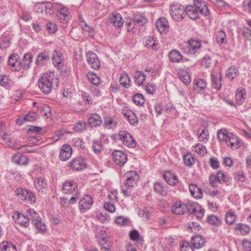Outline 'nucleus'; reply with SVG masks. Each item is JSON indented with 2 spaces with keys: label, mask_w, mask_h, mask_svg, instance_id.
<instances>
[{
  "label": "nucleus",
  "mask_w": 251,
  "mask_h": 251,
  "mask_svg": "<svg viewBox=\"0 0 251 251\" xmlns=\"http://www.w3.org/2000/svg\"><path fill=\"white\" fill-rule=\"evenodd\" d=\"M222 75L219 71L211 74V82L212 86L217 90H220L222 85Z\"/></svg>",
  "instance_id": "nucleus-15"
},
{
  "label": "nucleus",
  "mask_w": 251,
  "mask_h": 251,
  "mask_svg": "<svg viewBox=\"0 0 251 251\" xmlns=\"http://www.w3.org/2000/svg\"><path fill=\"white\" fill-rule=\"evenodd\" d=\"M172 212L175 214L182 215L185 212L184 203L180 201L174 203L171 208Z\"/></svg>",
  "instance_id": "nucleus-24"
},
{
  "label": "nucleus",
  "mask_w": 251,
  "mask_h": 251,
  "mask_svg": "<svg viewBox=\"0 0 251 251\" xmlns=\"http://www.w3.org/2000/svg\"><path fill=\"white\" fill-rule=\"evenodd\" d=\"M185 12L193 20L197 19L200 14L205 16L209 14V11L205 2L199 0H194L193 5L187 6L185 9Z\"/></svg>",
  "instance_id": "nucleus-1"
},
{
  "label": "nucleus",
  "mask_w": 251,
  "mask_h": 251,
  "mask_svg": "<svg viewBox=\"0 0 251 251\" xmlns=\"http://www.w3.org/2000/svg\"><path fill=\"white\" fill-rule=\"evenodd\" d=\"M236 216L231 210H229L226 215V222L229 225H232L235 221Z\"/></svg>",
  "instance_id": "nucleus-51"
},
{
  "label": "nucleus",
  "mask_w": 251,
  "mask_h": 251,
  "mask_svg": "<svg viewBox=\"0 0 251 251\" xmlns=\"http://www.w3.org/2000/svg\"><path fill=\"white\" fill-rule=\"evenodd\" d=\"M105 209L110 213H113L115 211V207L112 202H105L104 203Z\"/></svg>",
  "instance_id": "nucleus-63"
},
{
  "label": "nucleus",
  "mask_w": 251,
  "mask_h": 251,
  "mask_svg": "<svg viewBox=\"0 0 251 251\" xmlns=\"http://www.w3.org/2000/svg\"><path fill=\"white\" fill-rule=\"evenodd\" d=\"M170 13L174 20L179 21L183 18L185 9L179 3H174L170 7Z\"/></svg>",
  "instance_id": "nucleus-5"
},
{
  "label": "nucleus",
  "mask_w": 251,
  "mask_h": 251,
  "mask_svg": "<svg viewBox=\"0 0 251 251\" xmlns=\"http://www.w3.org/2000/svg\"><path fill=\"white\" fill-rule=\"evenodd\" d=\"M38 232L41 233H44L47 232V228L46 225L43 223L41 219L33 223Z\"/></svg>",
  "instance_id": "nucleus-49"
},
{
  "label": "nucleus",
  "mask_w": 251,
  "mask_h": 251,
  "mask_svg": "<svg viewBox=\"0 0 251 251\" xmlns=\"http://www.w3.org/2000/svg\"><path fill=\"white\" fill-rule=\"evenodd\" d=\"M183 160L185 164L188 166H191L195 162V158L191 153H187L183 156Z\"/></svg>",
  "instance_id": "nucleus-54"
},
{
  "label": "nucleus",
  "mask_w": 251,
  "mask_h": 251,
  "mask_svg": "<svg viewBox=\"0 0 251 251\" xmlns=\"http://www.w3.org/2000/svg\"><path fill=\"white\" fill-rule=\"evenodd\" d=\"M163 177L166 182L170 185L175 186L178 182L177 176L171 172H166L163 175Z\"/></svg>",
  "instance_id": "nucleus-25"
},
{
  "label": "nucleus",
  "mask_w": 251,
  "mask_h": 251,
  "mask_svg": "<svg viewBox=\"0 0 251 251\" xmlns=\"http://www.w3.org/2000/svg\"><path fill=\"white\" fill-rule=\"evenodd\" d=\"M215 4L217 7L225 8V9L226 10L230 9L231 8V6L223 0H216L215 2Z\"/></svg>",
  "instance_id": "nucleus-61"
},
{
  "label": "nucleus",
  "mask_w": 251,
  "mask_h": 251,
  "mask_svg": "<svg viewBox=\"0 0 251 251\" xmlns=\"http://www.w3.org/2000/svg\"><path fill=\"white\" fill-rule=\"evenodd\" d=\"M93 201L89 196H86L79 202L78 208L81 213H84L91 208Z\"/></svg>",
  "instance_id": "nucleus-9"
},
{
  "label": "nucleus",
  "mask_w": 251,
  "mask_h": 251,
  "mask_svg": "<svg viewBox=\"0 0 251 251\" xmlns=\"http://www.w3.org/2000/svg\"><path fill=\"white\" fill-rule=\"evenodd\" d=\"M144 45L148 48L156 50L159 48L158 44L156 38L151 36L146 37L144 39Z\"/></svg>",
  "instance_id": "nucleus-23"
},
{
  "label": "nucleus",
  "mask_w": 251,
  "mask_h": 251,
  "mask_svg": "<svg viewBox=\"0 0 251 251\" xmlns=\"http://www.w3.org/2000/svg\"><path fill=\"white\" fill-rule=\"evenodd\" d=\"M96 217L100 221L104 224L108 223L111 220L110 216L106 213L103 214L101 212L98 213Z\"/></svg>",
  "instance_id": "nucleus-55"
},
{
  "label": "nucleus",
  "mask_w": 251,
  "mask_h": 251,
  "mask_svg": "<svg viewBox=\"0 0 251 251\" xmlns=\"http://www.w3.org/2000/svg\"><path fill=\"white\" fill-rule=\"evenodd\" d=\"M72 153V150L71 146L68 144H65L62 146L60 152V158L62 161H66L70 158Z\"/></svg>",
  "instance_id": "nucleus-19"
},
{
  "label": "nucleus",
  "mask_w": 251,
  "mask_h": 251,
  "mask_svg": "<svg viewBox=\"0 0 251 251\" xmlns=\"http://www.w3.org/2000/svg\"><path fill=\"white\" fill-rule=\"evenodd\" d=\"M156 27L160 33H166L169 28L168 21L165 18L159 19L156 22Z\"/></svg>",
  "instance_id": "nucleus-17"
},
{
  "label": "nucleus",
  "mask_w": 251,
  "mask_h": 251,
  "mask_svg": "<svg viewBox=\"0 0 251 251\" xmlns=\"http://www.w3.org/2000/svg\"><path fill=\"white\" fill-rule=\"evenodd\" d=\"M112 157L115 163L119 166L124 165L127 159L126 154L121 151H113Z\"/></svg>",
  "instance_id": "nucleus-12"
},
{
  "label": "nucleus",
  "mask_w": 251,
  "mask_h": 251,
  "mask_svg": "<svg viewBox=\"0 0 251 251\" xmlns=\"http://www.w3.org/2000/svg\"><path fill=\"white\" fill-rule=\"evenodd\" d=\"M242 7L244 11L251 13V0H244Z\"/></svg>",
  "instance_id": "nucleus-64"
},
{
  "label": "nucleus",
  "mask_w": 251,
  "mask_h": 251,
  "mask_svg": "<svg viewBox=\"0 0 251 251\" xmlns=\"http://www.w3.org/2000/svg\"><path fill=\"white\" fill-rule=\"evenodd\" d=\"M194 88L196 91L200 92L201 90L205 89L206 87V82L201 79H196L194 81Z\"/></svg>",
  "instance_id": "nucleus-44"
},
{
  "label": "nucleus",
  "mask_w": 251,
  "mask_h": 251,
  "mask_svg": "<svg viewBox=\"0 0 251 251\" xmlns=\"http://www.w3.org/2000/svg\"><path fill=\"white\" fill-rule=\"evenodd\" d=\"M132 100L137 105H142L145 102L143 96L141 94H136L132 97Z\"/></svg>",
  "instance_id": "nucleus-53"
},
{
  "label": "nucleus",
  "mask_w": 251,
  "mask_h": 251,
  "mask_svg": "<svg viewBox=\"0 0 251 251\" xmlns=\"http://www.w3.org/2000/svg\"><path fill=\"white\" fill-rule=\"evenodd\" d=\"M15 192L20 199L25 200L26 198V197L28 196V194L29 192L22 188H18L16 190Z\"/></svg>",
  "instance_id": "nucleus-59"
},
{
  "label": "nucleus",
  "mask_w": 251,
  "mask_h": 251,
  "mask_svg": "<svg viewBox=\"0 0 251 251\" xmlns=\"http://www.w3.org/2000/svg\"><path fill=\"white\" fill-rule=\"evenodd\" d=\"M238 74V69L237 67L231 66L226 70V76L229 79L232 80L237 76Z\"/></svg>",
  "instance_id": "nucleus-42"
},
{
  "label": "nucleus",
  "mask_w": 251,
  "mask_h": 251,
  "mask_svg": "<svg viewBox=\"0 0 251 251\" xmlns=\"http://www.w3.org/2000/svg\"><path fill=\"white\" fill-rule=\"evenodd\" d=\"M52 63L58 69H61L64 65V59L62 53L59 51L54 50L52 56Z\"/></svg>",
  "instance_id": "nucleus-14"
},
{
  "label": "nucleus",
  "mask_w": 251,
  "mask_h": 251,
  "mask_svg": "<svg viewBox=\"0 0 251 251\" xmlns=\"http://www.w3.org/2000/svg\"><path fill=\"white\" fill-rule=\"evenodd\" d=\"M230 133H228L226 129H221L217 131V137L221 142L226 143L228 135Z\"/></svg>",
  "instance_id": "nucleus-41"
},
{
  "label": "nucleus",
  "mask_w": 251,
  "mask_h": 251,
  "mask_svg": "<svg viewBox=\"0 0 251 251\" xmlns=\"http://www.w3.org/2000/svg\"><path fill=\"white\" fill-rule=\"evenodd\" d=\"M110 22L115 27H120L124 25V20L121 15L116 12L111 14L109 18Z\"/></svg>",
  "instance_id": "nucleus-21"
},
{
  "label": "nucleus",
  "mask_w": 251,
  "mask_h": 251,
  "mask_svg": "<svg viewBox=\"0 0 251 251\" xmlns=\"http://www.w3.org/2000/svg\"><path fill=\"white\" fill-rule=\"evenodd\" d=\"M52 8L50 2H37L34 6V10L38 13H43L45 11L46 14H50L52 12Z\"/></svg>",
  "instance_id": "nucleus-8"
},
{
  "label": "nucleus",
  "mask_w": 251,
  "mask_h": 251,
  "mask_svg": "<svg viewBox=\"0 0 251 251\" xmlns=\"http://www.w3.org/2000/svg\"><path fill=\"white\" fill-rule=\"evenodd\" d=\"M154 211V209L151 207H144L139 209L138 215L143 221H147Z\"/></svg>",
  "instance_id": "nucleus-22"
},
{
  "label": "nucleus",
  "mask_w": 251,
  "mask_h": 251,
  "mask_svg": "<svg viewBox=\"0 0 251 251\" xmlns=\"http://www.w3.org/2000/svg\"><path fill=\"white\" fill-rule=\"evenodd\" d=\"M226 143L232 150H236L240 147L242 144L241 140L232 133L229 134Z\"/></svg>",
  "instance_id": "nucleus-10"
},
{
  "label": "nucleus",
  "mask_w": 251,
  "mask_h": 251,
  "mask_svg": "<svg viewBox=\"0 0 251 251\" xmlns=\"http://www.w3.org/2000/svg\"><path fill=\"white\" fill-rule=\"evenodd\" d=\"M32 55L30 53H25L24 56V58L23 60L22 68L25 70L28 69L31 65L32 62Z\"/></svg>",
  "instance_id": "nucleus-43"
},
{
  "label": "nucleus",
  "mask_w": 251,
  "mask_h": 251,
  "mask_svg": "<svg viewBox=\"0 0 251 251\" xmlns=\"http://www.w3.org/2000/svg\"><path fill=\"white\" fill-rule=\"evenodd\" d=\"M154 190L157 193L165 195L167 194V190L166 187L159 182H156L154 184Z\"/></svg>",
  "instance_id": "nucleus-45"
},
{
  "label": "nucleus",
  "mask_w": 251,
  "mask_h": 251,
  "mask_svg": "<svg viewBox=\"0 0 251 251\" xmlns=\"http://www.w3.org/2000/svg\"><path fill=\"white\" fill-rule=\"evenodd\" d=\"M58 17L62 21H67L70 17V12L67 7L62 6L58 10Z\"/></svg>",
  "instance_id": "nucleus-35"
},
{
  "label": "nucleus",
  "mask_w": 251,
  "mask_h": 251,
  "mask_svg": "<svg viewBox=\"0 0 251 251\" xmlns=\"http://www.w3.org/2000/svg\"><path fill=\"white\" fill-rule=\"evenodd\" d=\"M124 177L126 178L125 180V188L122 186V192L126 196L129 195L128 190L130 188L133 187L136 184V182L139 179V176L137 173L134 171H130L126 172Z\"/></svg>",
  "instance_id": "nucleus-3"
},
{
  "label": "nucleus",
  "mask_w": 251,
  "mask_h": 251,
  "mask_svg": "<svg viewBox=\"0 0 251 251\" xmlns=\"http://www.w3.org/2000/svg\"><path fill=\"white\" fill-rule=\"evenodd\" d=\"M92 148L95 153H100L103 150V146L102 143L99 141H94Z\"/></svg>",
  "instance_id": "nucleus-58"
},
{
  "label": "nucleus",
  "mask_w": 251,
  "mask_h": 251,
  "mask_svg": "<svg viewBox=\"0 0 251 251\" xmlns=\"http://www.w3.org/2000/svg\"><path fill=\"white\" fill-rule=\"evenodd\" d=\"M13 218L15 223L21 226L25 227H27L29 226V220L27 216H25L19 213L15 212L13 215Z\"/></svg>",
  "instance_id": "nucleus-20"
},
{
  "label": "nucleus",
  "mask_w": 251,
  "mask_h": 251,
  "mask_svg": "<svg viewBox=\"0 0 251 251\" xmlns=\"http://www.w3.org/2000/svg\"><path fill=\"white\" fill-rule=\"evenodd\" d=\"M246 98V92L245 89L242 87L238 88L235 95L236 101L238 103L241 104L245 101Z\"/></svg>",
  "instance_id": "nucleus-31"
},
{
  "label": "nucleus",
  "mask_w": 251,
  "mask_h": 251,
  "mask_svg": "<svg viewBox=\"0 0 251 251\" xmlns=\"http://www.w3.org/2000/svg\"><path fill=\"white\" fill-rule=\"evenodd\" d=\"M133 76L134 81L138 85H143L145 83V75L143 72L136 71L134 73Z\"/></svg>",
  "instance_id": "nucleus-32"
},
{
  "label": "nucleus",
  "mask_w": 251,
  "mask_h": 251,
  "mask_svg": "<svg viewBox=\"0 0 251 251\" xmlns=\"http://www.w3.org/2000/svg\"><path fill=\"white\" fill-rule=\"evenodd\" d=\"M85 166L86 162L84 159L81 157H77L74 159L70 164L72 169L77 171L84 169Z\"/></svg>",
  "instance_id": "nucleus-18"
},
{
  "label": "nucleus",
  "mask_w": 251,
  "mask_h": 251,
  "mask_svg": "<svg viewBox=\"0 0 251 251\" xmlns=\"http://www.w3.org/2000/svg\"><path fill=\"white\" fill-rule=\"evenodd\" d=\"M120 82L122 85L127 88L130 86L131 81L128 75L126 74H124L121 76Z\"/></svg>",
  "instance_id": "nucleus-50"
},
{
  "label": "nucleus",
  "mask_w": 251,
  "mask_h": 251,
  "mask_svg": "<svg viewBox=\"0 0 251 251\" xmlns=\"http://www.w3.org/2000/svg\"><path fill=\"white\" fill-rule=\"evenodd\" d=\"M170 60L174 63H179L182 59L181 54L176 50H173L169 54Z\"/></svg>",
  "instance_id": "nucleus-34"
},
{
  "label": "nucleus",
  "mask_w": 251,
  "mask_h": 251,
  "mask_svg": "<svg viewBox=\"0 0 251 251\" xmlns=\"http://www.w3.org/2000/svg\"><path fill=\"white\" fill-rule=\"evenodd\" d=\"M87 61L90 67L95 70L98 69L100 66V62L96 54L92 51H89L86 54Z\"/></svg>",
  "instance_id": "nucleus-13"
},
{
  "label": "nucleus",
  "mask_w": 251,
  "mask_h": 251,
  "mask_svg": "<svg viewBox=\"0 0 251 251\" xmlns=\"http://www.w3.org/2000/svg\"><path fill=\"white\" fill-rule=\"evenodd\" d=\"M28 215L27 217L28 218V220L31 219L33 221V223L36 222L39 220H41V218L39 217L38 213L33 209L29 208L27 210Z\"/></svg>",
  "instance_id": "nucleus-46"
},
{
  "label": "nucleus",
  "mask_w": 251,
  "mask_h": 251,
  "mask_svg": "<svg viewBox=\"0 0 251 251\" xmlns=\"http://www.w3.org/2000/svg\"><path fill=\"white\" fill-rule=\"evenodd\" d=\"M50 59V55L46 52H41L37 57L36 60V64L43 65Z\"/></svg>",
  "instance_id": "nucleus-40"
},
{
  "label": "nucleus",
  "mask_w": 251,
  "mask_h": 251,
  "mask_svg": "<svg viewBox=\"0 0 251 251\" xmlns=\"http://www.w3.org/2000/svg\"><path fill=\"white\" fill-rule=\"evenodd\" d=\"M192 151L197 152L201 156H204L207 153V149L203 145L198 143L192 146Z\"/></svg>",
  "instance_id": "nucleus-38"
},
{
  "label": "nucleus",
  "mask_w": 251,
  "mask_h": 251,
  "mask_svg": "<svg viewBox=\"0 0 251 251\" xmlns=\"http://www.w3.org/2000/svg\"><path fill=\"white\" fill-rule=\"evenodd\" d=\"M12 160L14 163L21 165L27 164L28 161V159L26 156L21 154H17L13 156Z\"/></svg>",
  "instance_id": "nucleus-37"
},
{
  "label": "nucleus",
  "mask_w": 251,
  "mask_h": 251,
  "mask_svg": "<svg viewBox=\"0 0 251 251\" xmlns=\"http://www.w3.org/2000/svg\"><path fill=\"white\" fill-rule=\"evenodd\" d=\"M235 229L242 235H247L250 232V227L248 225L242 223L236 224Z\"/></svg>",
  "instance_id": "nucleus-33"
},
{
  "label": "nucleus",
  "mask_w": 251,
  "mask_h": 251,
  "mask_svg": "<svg viewBox=\"0 0 251 251\" xmlns=\"http://www.w3.org/2000/svg\"><path fill=\"white\" fill-rule=\"evenodd\" d=\"M77 186L76 183L74 181H66L62 186V192L65 194H72L73 193L76 194Z\"/></svg>",
  "instance_id": "nucleus-16"
},
{
  "label": "nucleus",
  "mask_w": 251,
  "mask_h": 251,
  "mask_svg": "<svg viewBox=\"0 0 251 251\" xmlns=\"http://www.w3.org/2000/svg\"><path fill=\"white\" fill-rule=\"evenodd\" d=\"M216 39L217 42L220 44L226 42V35L223 30L217 31L216 34Z\"/></svg>",
  "instance_id": "nucleus-56"
},
{
  "label": "nucleus",
  "mask_w": 251,
  "mask_h": 251,
  "mask_svg": "<svg viewBox=\"0 0 251 251\" xmlns=\"http://www.w3.org/2000/svg\"><path fill=\"white\" fill-rule=\"evenodd\" d=\"M201 50V41L198 39H191L188 42V46L182 49L184 52L194 56H197L200 53Z\"/></svg>",
  "instance_id": "nucleus-4"
},
{
  "label": "nucleus",
  "mask_w": 251,
  "mask_h": 251,
  "mask_svg": "<svg viewBox=\"0 0 251 251\" xmlns=\"http://www.w3.org/2000/svg\"><path fill=\"white\" fill-rule=\"evenodd\" d=\"M87 76L89 80L95 85H99L100 83V79L99 77L93 73H88Z\"/></svg>",
  "instance_id": "nucleus-52"
},
{
  "label": "nucleus",
  "mask_w": 251,
  "mask_h": 251,
  "mask_svg": "<svg viewBox=\"0 0 251 251\" xmlns=\"http://www.w3.org/2000/svg\"><path fill=\"white\" fill-rule=\"evenodd\" d=\"M179 79L186 85L191 82V78L189 73L185 70H181L178 73Z\"/></svg>",
  "instance_id": "nucleus-39"
},
{
  "label": "nucleus",
  "mask_w": 251,
  "mask_h": 251,
  "mask_svg": "<svg viewBox=\"0 0 251 251\" xmlns=\"http://www.w3.org/2000/svg\"><path fill=\"white\" fill-rule=\"evenodd\" d=\"M189 187L190 193L194 198L198 199L202 197V191L197 185L191 184L189 185Z\"/></svg>",
  "instance_id": "nucleus-30"
},
{
  "label": "nucleus",
  "mask_w": 251,
  "mask_h": 251,
  "mask_svg": "<svg viewBox=\"0 0 251 251\" xmlns=\"http://www.w3.org/2000/svg\"><path fill=\"white\" fill-rule=\"evenodd\" d=\"M199 133L198 139L200 142L206 143L209 140V133L208 129L205 127H200L198 129Z\"/></svg>",
  "instance_id": "nucleus-26"
},
{
  "label": "nucleus",
  "mask_w": 251,
  "mask_h": 251,
  "mask_svg": "<svg viewBox=\"0 0 251 251\" xmlns=\"http://www.w3.org/2000/svg\"><path fill=\"white\" fill-rule=\"evenodd\" d=\"M8 146L10 147L15 149L16 150H20L23 153H31L35 151L33 149L31 146L19 145H17L15 143H13V144H8Z\"/></svg>",
  "instance_id": "nucleus-28"
},
{
  "label": "nucleus",
  "mask_w": 251,
  "mask_h": 251,
  "mask_svg": "<svg viewBox=\"0 0 251 251\" xmlns=\"http://www.w3.org/2000/svg\"><path fill=\"white\" fill-rule=\"evenodd\" d=\"M58 87L59 82L58 78L54 77L52 73L43 74L38 80V86L44 93H49L53 87V84Z\"/></svg>",
  "instance_id": "nucleus-2"
},
{
  "label": "nucleus",
  "mask_w": 251,
  "mask_h": 251,
  "mask_svg": "<svg viewBox=\"0 0 251 251\" xmlns=\"http://www.w3.org/2000/svg\"><path fill=\"white\" fill-rule=\"evenodd\" d=\"M105 127L107 128H113L116 126L117 123L112 117H105L104 122Z\"/></svg>",
  "instance_id": "nucleus-48"
},
{
  "label": "nucleus",
  "mask_w": 251,
  "mask_h": 251,
  "mask_svg": "<svg viewBox=\"0 0 251 251\" xmlns=\"http://www.w3.org/2000/svg\"><path fill=\"white\" fill-rule=\"evenodd\" d=\"M88 122L92 127H97L101 125L102 124V120L99 115L97 114H92L88 119Z\"/></svg>",
  "instance_id": "nucleus-27"
},
{
  "label": "nucleus",
  "mask_w": 251,
  "mask_h": 251,
  "mask_svg": "<svg viewBox=\"0 0 251 251\" xmlns=\"http://www.w3.org/2000/svg\"><path fill=\"white\" fill-rule=\"evenodd\" d=\"M1 251H17L16 246L10 241H3L0 244Z\"/></svg>",
  "instance_id": "nucleus-36"
},
{
  "label": "nucleus",
  "mask_w": 251,
  "mask_h": 251,
  "mask_svg": "<svg viewBox=\"0 0 251 251\" xmlns=\"http://www.w3.org/2000/svg\"><path fill=\"white\" fill-rule=\"evenodd\" d=\"M122 113L131 125L137 124L138 118L131 110L127 107H124L122 110Z\"/></svg>",
  "instance_id": "nucleus-11"
},
{
  "label": "nucleus",
  "mask_w": 251,
  "mask_h": 251,
  "mask_svg": "<svg viewBox=\"0 0 251 251\" xmlns=\"http://www.w3.org/2000/svg\"><path fill=\"white\" fill-rule=\"evenodd\" d=\"M119 135L121 141L125 145L129 148H134L136 146V142L132 136L126 131H120Z\"/></svg>",
  "instance_id": "nucleus-6"
},
{
  "label": "nucleus",
  "mask_w": 251,
  "mask_h": 251,
  "mask_svg": "<svg viewBox=\"0 0 251 251\" xmlns=\"http://www.w3.org/2000/svg\"><path fill=\"white\" fill-rule=\"evenodd\" d=\"M8 66L12 71H19L22 68V63L17 54H11L8 59Z\"/></svg>",
  "instance_id": "nucleus-7"
},
{
  "label": "nucleus",
  "mask_w": 251,
  "mask_h": 251,
  "mask_svg": "<svg viewBox=\"0 0 251 251\" xmlns=\"http://www.w3.org/2000/svg\"><path fill=\"white\" fill-rule=\"evenodd\" d=\"M191 243L193 248L200 249L204 246L205 241L201 236L197 235L192 237Z\"/></svg>",
  "instance_id": "nucleus-29"
},
{
  "label": "nucleus",
  "mask_w": 251,
  "mask_h": 251,
  "mask_svg": "<svg viewBox=\"0 0 251 251\" xmlns=\"http://www.w3.org/2000/svg\"><path fill=\"white\" fill-rule=\"evenodd\" d=\"M184 205L185 210L187 209V211L190 213H193L197 206L195 203H192L190 201L186 202Z\"/></svg>",
  "instance_id": "nucleus-62"
},
{
  "label": "nucleus",
  "mask_w": 251,
  "mask_h": 251,
  "mask_svg": "<svg viewBox=\"0 0 251 251\" xmlns=\"http://www.w3.org/2000/svg\"><path fill=\"white\" fill-rule=\"evenodd\" d=\"M46 185L47 183L45 181V179L42 177L36 178L34 180L35 187L38 191L43 189Z\"/></svg>",
  "instance_id": "nucleus-47"
},
{
  "label": "nucleus",
  "mask_w": 251,
  "mask_h": 251,
  "mask_svg": "<svg viewBox=\"0 0 251 251\" xmlns=\"http://www.w3.org/2000/svg\"><path fill=\"white\" fill-rule=\"evenodd\" d=\"M204 212V209L201 208L200 206L197 205L195 210L193 213H194L198 218L201 219L203 217Z\"/></svg>",
  "instance_id": "nucleus-60"
},
{
  "label": "nucleus",
  "mask_w": 251,
  "mask_h": 251,
  "mask_svg": "<svg viewBox=\"0 0 251 251\" xmlns=\"http://www.w3.org/2000/svg\"><path fill=\"white\" fill-rule=\"evenodd\" d=\"M207 221L209 224L217 226H219L221 224V220L219 219L217 216L214 215L209 216L207 218Z\"/></svg>",
  "instance_id": "nucleus-57"
}]
</instances>
